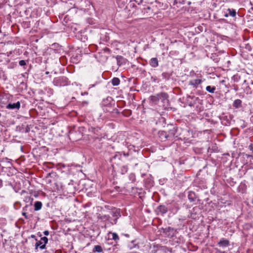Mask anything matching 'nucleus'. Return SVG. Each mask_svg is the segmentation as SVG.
Wrapping results in <instances>:
<instances>
[{"instance_id":"1","label":"nucleus","mask_w":253,"mask_h":253,"mask_svg":"<svg viewBox=\"0 0 253 253\" xmlns=\"http://www.w3.org/2000/svg\"><path fill=\"white\" fill-rule=\"evenodd\" d=\"M169 95L166 92H160L155 95L150 97V100L155 104L159 103L160 101L162 103V106L167 108L169 106Z\"/></svg>"},{"instance_id":"2","label":"nucleus","mask_w":253,"mask_h":253,"mask_svg":"<svg viewBox=\"0 0 253 253\" xmlns=\"http://www.w3.org/2000/svg\"><path fill=\"white\" fill-rule=\"evenodd\" d=\"M53 84L55 86L61 87L69 85L70 82L67 77L60 76L55 78L53 80Z\"/></svg>"},{"instance_id":"3","label":"nucleus","mask_w":253,"mask_h":253,"mask_svg":"<svg viewBox=\"0 0 253 253\" xmlns=\"http://www.w3.org/2000/svg\"><path fill=\"white\" fill-rule=\"evenodd\" d=\"M168 128L166 131L168 135V140H172L175 137H177L176 135L177 132V128L172 125L168 126Z\"/></svg>"},{"instance_id":"4","label":"nucleus","mask_w":253,"mask_h":253,"mask_svg":"<svg viewBox=\"0 0 253 253\" xmlns=\"http://www.w3.org/2000/svg\"><path fill=\"white\" fill-rule=\"evenodd\" d=\"M163 233L169 238H172L176 236L177 233L176 229L173 228L168 227L166 228H163Z\"/></svg>"},{"instance_id":"5","label":"nucleus","mask_w":253,"mask_h":253,"mask_svg":"<svg viewBox=\"0 0 253 253\" xmlns=\"http://www.w3.org/2000/svg\"><path fill=\"white\" fill-rule=\"evenodd\" d=\"M127 148L128 149V152H123V154L125 157H128L129 156L132 155L133 154H138L139 150H136L135 147L132 145H127Z\"/></svg>"},{"instance_id":"6","label":"nucleus","mask_w":253,"mask_h":253,"mask_svg":"<svg viewBox=\"0 0 253 253\" xmlns=\"http://www.w3.org/2000/svg\"><path fill=\"white\" fill-rule=\"evenodd\" d=\"M198 99V97H196L195 96L187 95L185 99V103L188 106L193 107L196 104V101Z\"/></svg>"},{"instance_id":"7","label":"nucleus","mask_w":253,"mask_h":253,"mask_svg":"<svg viewBox=\"0 0 253 253\" xmlns=\"http://www.w3.org/2000/svg\"><path fill=\"white\" fill-rule=\"evenodd\" d=\"M111 213L112 215L115 217V219L111 222V224L112 225L116 224L117 222L118 219L121 216L120 210L118 209H115L111 212Z\"/></svg>"},{"instance_id":"8","label":"nucleus","mask_w":253,"mask_h":253,"mask_svg":"<svg viewBox=\"0 0 253 253\" xmlns=\"http://www.w3.org/2000/svg\"><path fill=\"white\" fill-rule=\"evenodd\" d=\"M168 209L166 206L160 205L157 208L156 212L157 215H164L168 212Z\"/></svg>"},{"instance_id":"9","label":"nucleus","mask_w":253,"mask_h":253,"mask_svg":"<svg viewBox=\"0 0 253 253\" xmlns=\"http://www.w3.org/2000/svg\"><path fill=\"white\" fill-rule=\"evenodd\" d=\"M21 104L19 101L16 103H9L5 106V108L9 110H19L20 108Z\"/></svg>"},{"instance_id":"10","label":"nucleus","mask_w":253,"mask_h":253,"mask_svg":"<svg viewBox=\"0 0 253 253\" xmlns=\"http://www.w3.org/2000/svg\"><path fill=\"white\" fill-rule=\"evenodd\" d=\"M249 149L252 152L253 155L246 154V156L248 159H250V167L251 169H253V144L251 143L249 146Z\"/></svg>"},{"instance_id":"11","label":"nucleus","mask_w":253,"mask_h":253,"mask_svg":"<svg viewBox=\"0 0 253 253\" xmlns=\"http://www.w3.org/2000/svg\"><path fill=\"white\" fill-rule=\"evenodd\" d=\"M201 212V209L199 207L196 206L194 207L191 211L190 217L195 218V215Z\"/></svg>"},{"instance_id":"12","label":"nucleus","mask_w":253,"mask_h":253,"mask_svg":"<svg viewBox=\"0 0 253 253\" xmlns=\"http://www.w3.org/2000/svg\"><path fill=\"white\" fill-rule=\"evenodd\" d=\"M217 245L219 247L225 248L229 246V241L224 238H222L218 243Z\"/></svg>"},{"instance_id":"13","label":"nucleus","mask_w":253,"mask_h":253,"mask_svg":"<svg viewBox=\"0 0 253 253\" xmlns=\"http://www.w3.org/2000/svg\"><path fill=\"white\" fill-rule=\"evenodd\" d=\"M202 82V80L201 79L190 80L189 82V85L192 86L194 88H197L198 85L201 84Z\"/></svg>"},{"instance_id":"14","label":"nucleus","mask_w":253,"mask_h":253,"mask_svg":"<svg viewBox=\"0 0 253 253\" xmlns=\"http://www.w3.org/2000/svg\"><path fill=\"white\" fill-rule=\"evenodd\" d=\"M224 13V16H228V15L230 16H236L237 13L236 10L233 8L225 9Z\"/></svg>"},{"instance_id":"15","label":"nucleus","mask_w":253,"mask_h":253,"mask_svg":"<svg viewBox=\"0 0 253 253\" xmlns=\"http://www.w3.org/2000/svg\"><path fill=\"white\" fill-rule=\"evenodd\" d=\"M158 136L161 141H165L168 140V135L167 134L166 131H159L158 132Z\"/></svg>"},{"instance_id":"16","label":"nucleus","mask_w":253,"mask_h":253,"mask_svg":"<svg viewBox=\"0 0 253 253\" xmlns=\"http://www.w3.org/2000/svg\"><path fill=\"white\" fill-rule=\"evenodd\" d=\"M117 60V64L119 66H121L126 64V59L123 56L120 55H117L116 56Z\"/></svg>"},{"instance_id":"17","label":"nucleus","mask_w":253,"mask_h":253,"mask_svg":"<svg viewBox=\"0 0 253 253\" xmlns=\"http://www.w3.org/2000/svg\"><path fill=\"white\" fill-rule=\"evenodd\" d=\"M150 65L153 68L157 67L159 66V61L157 58H152L149 61Z\"/></svg>"},{"instance_id":"18","label":"nucleus","mask_w":253,"mask_h":253,"mask_svg":"<svg viewBox=\"0 0 253 253\" xmlns=\"http://www.w3.org/2000/svg\"><path fill=\"white\" fill-rule=\"evenodd\" d=\"M50 49L53 50L55 53H59L61 50V47L59 44L54 43L51 45Z\"/></svg>"},{"instance_id":"19","label":"nucleus","mask_w":253,"mask_h":253,"mask_svg":"<svg viewBox=\"0 0 253 253\" xmlns=\"http://www.w3.org/2000/svg\"><path fill=\"white\" fill-rule=\"evenodd\" d=\"M123 154V152H116L114 155L112 156L110 158V160L111 161L115 160H120L122 159V156Z\"/></svg>"},{"instance_id":"20","label":"nucleus","mask_w":253,"mask_h":253,"mask_svg":"<svg viewBox=\"0 0 253 253\" xmlns=\"http://www.w3.org/2000/svg\"><path fill=\"white\" fill-rule=\"evenodd\" d=\"M188 198L190 202H194L196 201L197 197L194 192L190 191L188 193Z\"/></svg>"},{"instance_id":"21","label":"nucleus","mask_w":253,"mask_h":253,"mask_svg":"<svg viewBox=\"0 0 253 253\" xmlns=\"http://www.w3.org/2000/svg\"><path fill=\"white\" fill-rule=\"evenodd\" d=\"M238 192L244 193L246 191V185L244 183H240L238 187Z\"/></svg>"},{"instance_id":"22","label":"nucleus","mask_w":253,"mask_h":253,"mask_svg":"<svg viewBox=\"0 0 253 253\" xmlns=\"http://www.w3.org/2000/svg\"><path fill=\"white\" fill-rule=\"evenodd\" d=\"M36 240L37 241V242L35 244L36 249H37L38 247H39V248L41 250L45 249V244H42V242L41 240L37 241L36 239Z\"/></svg>"},{"instance_id":"23","label":"nucleus","mask_w":253,"mask_h":253,"mask_svg":"<svg viewBox=\"0 0 253 253\" xmlns=\"http://www.w3.org/2000/svg\"><path fill=\"white\" fill-rule=\"evenodd\" d=\"M42 204L41 202L36 201L34 205V210L35 211H38L42 209Z\"/></svg>"},{"instance_id":"24","label":"nucleus","mask_w":253,"mask_h":253,"mask_svg":"<svg viewBox=\"0 0 253 253\" xmlns=\"http://www.w3.org/2000/svg\"><path fill=\"white\" fill-rule=\"evenodd\" d=\"M242 101L240 99H237L234 101L233 106L235 108H239L241 106Z\"/></svg>"},{"instance_id":"25","label":"nucleus","mask_w":253,"mask_h":253,"mask_svg":"<svg viewBox=\"0 0 253 253\" xmlns=\"http://www.w3.org/2000/svg\"><path fill=\"white\" fill-rule=\"evenodd\" d=\"M111 83L113 85L117 86L120 84V80L118 78L114 77L112 79Z\"/></svg>"},{"instance_id":"26","label":"nucleus","mask_w":253,"mask_h":253,"mask_svg":"<svg viewBox=\"0 0 253 253\" xmlns=\"http://www.w3.org/2000/svg\"><path fill=\"white\" fill-rule=\"evenodd\" d=\"M171 76V73L169 72H164L162 74V77L163 79L169 80Z\"/></svg>"},{"instance_id":"27","label":"nucleus","mask_w":253,"mask_h":253,"mask_svg":"<svg viewBox=\"0 0 253 253\" xmlns=\"http://www.w3.org/2000/svg\"><path fill=\"white\" fill-rule=\"evenodd\" d=\"M216 89V87L214 86H211L208 85L206 87V90L210 93H213Z\"/></svg>"},{"instance_id":"28","label":"nucleus","mask_w":253,"mask_h":253,"mask_svg":"<svg viewBox=\"0 0 253 253\" xmlns=\"http://www.w3.org/2000/svg\"><path fill=\"white\" fill-rule=\"evenodd\" d=\"M110 234H111L112 235V240H114L116 243H117L118 241L119 240L120 238L118 236V235L115 232H109Z\"/></svg>"},{"instance_id":"29","label":"nucleus","mask_w":253,"mask_h":253,"mask_svg":"<svg viewBox=\"0 0 253 253\" xmlns=\"http://www.w3.org/2000/svg\"><path fill=\"white\" fill-rule=\"evenodd\" d=\"M128 167L127 166H123L121 168V173L122 174H126L128 171Z\"/></svg>"},{"instance_id":"30","label":"nucleus","mask_w":253,"mask_h":253,"mask_svg":"<svg viewBox=\"0 0 253 253\" xmlns=\"http://www.w3.org/2000/svg\"><path fill=\"white\" fill-rule=\"evenodd\" d=\"M93 252L101 253L102 252V247L99 245H96L93 249Z\"/></svg>"},{"instance_id":"31","label":"nucleus","mask_w":253,"mask_h":253,"mask_svg":"<svg viewBox=\"0 0 253 253\" xmlns=\"http://www.w3.org/2000/svg\"><path fill=\"white\" fill-rule=\"evenodd\" d=\"M27 207L28 206L27 205L23 208V211L22 212V214L25 217V218L29 219V217L28 216V215H27V213L26 212V211L27 210Z\"/></svg>"},{"instance_id":"32","label":"nucleus","mask_w":253,"mask_h":253,"mask_svg":"<svg viewBox=\"0 0 253 253\" xmlns=\"http://www.w3.org/2000/svg\"><path fill=\"white\" fill-rule=\"evenodd\" d=\"M101 218L103 220L109 221L111 223L112 222V220L109 215H103L102 216Z\"/></svg>"},{"instance_id":"33","label":"nucleus","mask_w":253,"mask_h":253,"mask_svg":"<svg viewBox=\"0 0 253 253\" xmlns=\"http://www.w3.org/2000/svg\"><path fill=\"white\" fill-rule=\"evenodd\" d=\"M59 18L60 19V20L62 21L63 24L65 25L66 23H67L68 21V17H59Z\"/></svg>"},{"instance_id":"34","label":"nucleus","mask_w":253,"mask_h":253,"mask_svg":"<svg viewBox=\"0 0 253 253\" xmlns=\"http://www.w3.org/2000/svg\"><path fill=\"white\" fill-rule=\"evenodd\" d=\"M128 178L130 181L132 182L135 181V175L133 173H131L129 174Z\"/></svg>"},{"instance_id":"35","label":"nucleus","mask_w":253,"mask_h":253,"mask_svg":"<svg viewBox=\"0 0 253 253\" xmlns=\"http://www.w3.org/2000/svg\"><path fill=\"white\" fill-rule=\"evenodd\" d=\"M123 114L126 117H129L131 115V111L130 110H125Z\"/></svg>"},{"instance_id":"36","label":"nucleus","mask_w":253,"mask_h":253,"mask_svg":"<svg viewBox=\"0 0 253 253\" xmlns=\"http://www.w3.org/2000/svg\"><path fill=\"white\" fill-rule=\"evenodd\" d=\"M86 21L90 25H94L95 24V22L94 21L92 17H88L86 19Z\"/></svg>"},{"instance_id":"37","label":"nucleus","mask_w":253,"mask_h":253,"mask_svg":"<svg viewBox=\"0 0 253 253\" xmlns=\"http://www.w3.org/2000/svg\"><path fill=\"white\" fill-rule=\"evenodd\" d=\"M41 241L43 243V244H45V245L48 242V238L46 237H42L41 238Z\"/></svg>"},{"instance_id":"38","label":"nucleus","mask_w":253,"mask_h":253,"mask_svg":"<svg viewBox=\"0 0 253 253\" xmlns=\"http://www.w3.org/2000/svg\"><path fill=\"white\" fill-rule=\"evenodd\" d=\"M19 65L21 66H25L26 65V62L24 60H21L19 61Z\"/></svg>"},{"instance_id":"39","label":"nucleus","mask_w":253,"mask_h":253,"mask_svg":"<svg viewBox=\"0 0 253 253\" xmlns=\"http://www.w3.org/2000/svg\"><path fill=\"white\" fill-rule=\"evenodd\" d=\"M134 1L138 4H140L142 3L143 0H134Z\"/></svg>"},{"instance_id":"40","label":"nucleus","mask_w":253,"mask_h":253,"mask_svg":"<svg viewBox=\"0 0 253 253\" xmlns=\"http://www.w3.org/2000/svg\"><path fill=\"white\" fill-rule=\"evenodd\" d=\"M104 50L105 52L108 53L109 54L111 53V50L108 48H104Z\"/></svg>"},{"instance_id":"41","label":"nucleus","mask_w":253,"mask_h":253,"mask_svg":"<svg viewBox=\"0 0 253 253\" xmlns=\"http://www.w3.org/2000/svg\"><path fill=\"white\" fill-rule=\"evenodd\" d=\"M7 104L4 103L3 102H0V106L1 107V108H3V107H5V106Z\"/></svg>"},{"instance_id":"42","label":"nucleus","mask_w":253,"mask_h":253,"mask_svg":"<svg viewBox=\"0 0 253 253\" xmlns=\"http://www.w3.org/2000/svg\"><path fill=\"white\" fill-rule=\"evenodd\" d=\"M236 183V182L234 181L233 180H231L230 182H229V184L230 185V186H233Z\"/></svg>"},{"instance_id":"43","label":"nucleus","mask_w":253,"mask_h":253,"mask_svg":"<svg viewBox=\"0 0 253 253\" xmlns=\"http://www.w3.org/2000/svg\"><path fill=\"white\" fill-rule=\"evenodd\" d=\"M112 113L118 114V113H119V112L117 109L115 108L113 110Z\"/></svg>"},{"instance_id":"44","label":"nucleus","mask_w":253,"mask_h":253,"mask_svg":"<svg viewBox=\"0 0 253 253\" xmlns=\"http://www.w3.org/2000/svg\"><path fill=\"white\" fill-rule=\"evenodd\" d=\"M195 10L194 9H193L192 8H189L188 9V12L189 13H191V14H192V13H195V12H193V11H194Z\"/></svg>"},{"instance_id":"45","label":"nucleus","mask_w":253,"mask_h":253,"mask_svg":"<svg viewBox=\"0 0 253 253\" xmlns=\"http://www.w3.org/2000/svg\"><path fill=\"white\" fill-rule=\"evenodd\" d=\"M211 6L213 8H215L217 7V4L215 2H213L212 3H211Z\"/></svg>"},{"instance_id":"46","label":"nucleus","mask_w":253,"mask_h":253,"mask_svg":"<svg viewBox=\"0 0 253 253\" xmlns=\"http://www.w3.org/2000/svg\"><path fill=\"white\" fill-rule=\"evenodd\" d=\"M49 234V232L47 230H45L43 232V234L45 235V236H48Z\"/></svg>"},{"instance_id":"47","label":"nucleus","mask_w":253,"mask_h":253,"mask_svg":"<svg viewBox=\"0 0 253 253\" xmlns=\"http://www.w3.org/2000/svg\"><path fill=\"white\" fill-rule=\"evenodd\" d=\"M215 250L216 251V253H220V252H221V251L220 250H219V249H218L217 248H215Z\"/></svg>"},{"instance_id":"48","label":"nucleus","mask_w":253,"mask_h":253,"mask_svg":"<svg viewBox=\"0 0 253 253\" xmlns=\"http://www.w3.org/2000/svg\"><path fill=\"white\" fill-rule=\"evenodd\" d=\"M95 85H96V84H90L89 85V89L91 88V87H94L95 86Z\"/></svg>"},{"instance_id":"49","label":"nucleus","mask_w":253,"mask_h":253,"mask_svg":"<svg viewBox=\"0 0 253 253\" xmlns=\"http://www.w3.org/2000/svg\"><path fill=\"white\" fill-rule=\"evenodd\" d=\"M2 186V181L0 179V188Z\"/></svg>"},{"instance_id":"50","label":"nucleus","mask_w":253,"mask_h":253,"mask_svg":"<svg viewBox=\"0 0 253 253\" xmlns=\"http://www.w3.org/2000/svg\"><path fill=\"white\" fill-rule=\"evenodd\" d=\"M186 0H180L179 1V3H184L185 2Z\"/></svg>"},{"instance_id":"51","label":"nucleus","mask_w":253,"mask_h":253,"mask_svg":"<svg viewBox=\"0 0 253 253\" xmlns=\"http://www.w3.org/2000/svg\"><path fill=\"white\" fill-rule=\"evenodd\" d=\"M125 0H119V3H123L124 2Z\"/></svg>"},{"instance_id":"52","label":"nucleus","mask_w":253,"mask_h":253,"mask_svg":"<svg viewBox=\"0 0 253 253\" xmlns=\"http://www.w3.org/2000/svg\"><path fill=\"white\" fill-rule=\"evenodd\" d=\"M135 246L136 245L133 246L131 247L130 245H128V247H129V249H132L133 248H134Z\"/></svg>"},{"instance_id":"53","label":"nucleus","mask_w":253,"mask_h":253,"mask_svg":"<svg viewBox=\"0 0 253 253\" xmlns=\"http://www.w3.org/2000/svg\"><path fill=\"white\" fill-rule=\"evenodd\" d=\"M31 238L36 239V236L34 235H31Z\"/></svg>"},{"instance_id":"54","label":"nucleus","mask_w":253,"mask_h":253,"mask_svg":"<svg viewBox=\"0 0 253 253\" xmlns=\"http://www.w3.org/2000/svg\"><path fill=\"white\" fill-rule=\"evenodd\" d=\"M177 3V0H174V1H173V5Z\"/></svg>"},{"instance_id":"55","label":"nucleus","mask_w":253,"mask_h":253,"mask_svg":"<svg viewBox=\"0 0 253 253\" xmlns=\"http://www.w3.org/2000/svg\"><path fill=\"white\" fill-rule=\"evenodd\" d=\"M29 128H26V132H28L29 131Z\"/></svg>"},{"instance_id":"56","label":"nucleus","mask_w":253,"mask_h":253,"mask_svg":"<svg viewBox=\"0 0 253 253\" xmlns=\"http://www.w3.org/2000/svg\"><path fill=\"white\" fill-rule=\"evenodd\" d=\"M125 236L127 237H128L129 236V235L127 234H125Z\"/></svg>"},{"instance_id":"57","label":"nucleus","mask_w":253,"mask_h":253,"mask_svg":"<svg viewBox=\"0 0 253 253\" xmlns=\"http://www.w3.org/2000/svg\"><path fill=\"white\" fill-rule=\"evenodd\" d=\"M88 94V93L87 92H84V94ZM82 94L83 95V93Z\"/></svg>"},{"instance_id":"58","label":"nucleus","mask_w":253,"mask_h":253,"mask_svg":"<svg viewBox=\"0 0 253 253\" xmlns=\"http://www.w3.org/2000/svg\"><path fill=\"white\" fill-rule=\"evenodd\" d=\"M220 253H226L225 252L221 251V252H220Z\"/></svg>"},{"instance_id":"59","label":"nucleus","mask_w":253,"mask_h":253,"mask_svg":"<svg viewBox=\"0 0 253 253\" xmlns=\"http://www.w3.org/2000/svg\"><path fill=\"white\" fill-rule=\"evenodd\" d=\"M188 5H190L191 4V1H188Z\"/></svg>"},{"instance_id":"60","label":"nucleus","mask_w":253,"mask_h":253,"mask_svg":"<svg viewBox=\"0 0 253 253\" xmlns=\"http://www.w3.org/2000/svg\"><path fill=\"white\" fill-rule=\"evenodd\" d=\"M45 74H49V72H48V71L46 72H45Z\"/></svg>"},{"instance_id":"61","label":"nucleus","mask_w":253,"mask_h":253,"mask_svg":"<svg viewBox=\"0 0 253 253\" xmlns=\"http://www.w3.org/2000/svg\"><path fill=\"white\" fill-rule=\"evenodd\" d=\"M158 14V12H156L154 13V14Z\"/></svg>"},{"instance_id":"62","label":"nucleus","mask_w":253,"mask_h":253,"mask_svg":"<svg viewBox=\"0 0 253 253\" xmlns=\"http://www.w3.org/2000/svg\"><path fill=\"white\" fill-rule=\"evenodd\" d=\"M220 20H221L222 21H225L224 19H221Z\"/></svg>"},{"instance_id":"63","label":"nucleus","mask_w":253,"mask_h":253,"mask_svg":"<svg viewBox=\"0 0 253 253\" xmlns=\"http://www.w3.org/2000/svg\"><path fill=\"white\" fill-rule=\"evenodd\" d=\"M177 210H178V209H176L175 210V212H177Z\"/></svg>"},{"instance_id":"64","label":"nucleus","mask_w":253,"mask_h":253,"mask_svg":"<svg viewBox=\"0 0 253 253\" xmlns=\"http://www.w3.org/2000/svg\"><path fill=\"white\" fill-rule=\"evenodd\" d=\"M211 13H209V16H211Z\"/></svg>"}]
</instances>
